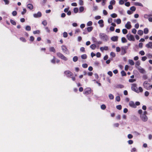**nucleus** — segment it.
<instances>
[{
  "label": "nucleus",
  "instance_id": "obj_1",
  "mask_svg": "<svg viewBox=\"0 0 152 152\" xmlns=\"http://www.w3.org/2000/svg\"><path fill=\"white\" fill-rule=\"evenodd\" d=\"M56 55L58 57L65 61H66L68 60V58L60 52L57 53Z\"/></svg>",
  "mask_w": 152,
  "mask_h": 152
},
{
  "label": "nucleus",
  "instance_id": "obj_2",
  "mask_svg": "<svg viewBox=\"0 0 152 152\" xmlns=\"http://www.w3.org/2000/svg\"><path fill=\"white\" fill-rule=\"evenodd\" d=\"M100 38L104 41H106L108 40V36L104 33H101L100 34Z\"/></svg>",
  "mask_w": 152,
  "mask_h": 152
},
{
  "label": "nucleus",
  "instance_id": "obj_3",
  "mask_svg": "<svg viewBox=\"0 0 152 152\" xmlns=\"http://www.w3.org/2000/svg\"><path fill=\"white\" fill-rule=\"evenodd\" d=\"M64 74L68 77H71L73 75V74L69 70H66L64 72Z\"/></svg>",
  "mask_w": 152,
  "mask_h": 152
},
{
  "label": "nucleus",
  "instance_id": "obj_4",
  "mask_svg": "<svg viewBox=\"0 0 152 152\" xmlns=\"http://www.w3.org/2000/svg\"><path fill=\"white\" fill-rule=\"evenodd\" d=\"M131 89L132 90L134 91L139 93V91L137 90V84H136L134 83L132 84Z\"/></svg>",
  "mask_w": 152,
  "mask_h": 152
},
{
  "label": "nucleus",
  "instance_id": "obj_5",
  "mask_svg": "<svg viewBox=\"0 0 152 152\" xmlns=\"http://www.w3.org/2000/svg\"><path fill=\"white\" fill-rule=\"evenodd\" d=\"M150 84L148 83L147 81H145L143 84L144 87L147 90L150 89L151 88H149Z\"/></svg>",
  "mask_w": 152,
  "mask_h": 152
},
{
  "label": "nucleus",
  "instance_id": "obj_6",
  "mask_svg": "<svg viewBox=\"0 0 152 152\" xmlns=\"http://www.w3.org/2000/svg\"><path fill=\"white\" fill-rule=\"evenodd\" d=\"M129 41H134L135 39L134 36L130 34H128L126 35Z\"/></svg>",
  "mask_w": 152,
  "mask_h": 152
},
{
  "label": "nucleus",
  "instance_id": "obj_7",
  "mask_svg": "<svg viewBox=\"0 0 152 152\" xmlns=\"http://www.w3.org/2000/svg\"><path fill=\"white\" fill-rule=\"evenodd\" d=\"M140 117L142 120L143 121H146L148 120L147 116L145 114H142L141 115Z\"/></svg>",
  "mask_w": 152,
  "mask_h": 152
},
{
  "label": "nucleus",
  "instance_id": "obj_8",
  "mask_svg": "<svg viewBox=\"0 0 152 152\" xmlns=\"http://www.w3.org/2000/svg\"><path fill=\"white\" fill-rule=\"evenodd\" d=\"M91 92V88H88L85 89L84 94L86 95L90 94Z\"/></svg>",
  "mask_w": 152,
  "mask_h": 152
},
{
  "label": "nucleus",
  "instance_id": "obj_9",
  "mask_svg": "<svg viewBox=\"0 0 152 152\" xmlns=\"http://www.w3.org/2000/svg\"><path fill=\"white\" fill-rule=\"evenodd\" d=\"M42 13L40 12H38L37 14H34L33 16L34 18H37L38 17H40L42 16Z\"/></svg>",
  "mask_w": 152,
  "mask_h": 152
},
{
  "label": "nucleus",
  "instance_id": "obj_10",
  "mask_svg": "<svg viewBox=\"0 0 152 152\" xmlns=\"http://www.w3.org/2000/svg\"><path fill=\"white\" fill-rule=\"evenodd\" d=\"M130 23V22L129 21H128L125 25V27L128 29H130L132 27V26L131 25Z\"/></svg>",
  "mask_w": 152,
  "mask_h": 152
},
{
  "label": "nucleus",
  "instance_id": "obj_11",
  "mask_svg": "<svg viewBox=\"0 0 152 152\" xmlns=\"http://www.w3.org/2000/svg\"><path fill=\"white\" fill-rule=\"evenodd\" d=\"M129 105L132 107L135 108L136 106L134 102L132 101H130L129 102Z\"/></svg>",
  "mask_w": 152,
  "mask_h": 152
},
{
  "label": "nucleus",
  "instance_id": "obj_12",
  "mask_svg": "<svg viewBox=\"0 0 152 152\" xmlns=\"http://www.w3.org/2000/svg\"><path fill=\"white\" fill-rule=\"evenodd\" d=\"M61 48L63 52L64 53H66V52L68 51V50L66 46L63 45L61 46Z\"/></svg>",
  "mask_w": 152,
  "mask_h": 152
},
{
  "label": "nucleus",
  "instance_id": "obj_13",
  "mask_svg": "<svg viewBox=\"0 0 152 152\" xmlns=\"http://www.w3.org/2000/svg\"><path fill=\"white\" fill-rule=\"evenodd\" d=\"M118 37L117 36H114L111 38V40L113 42L117 41L118 40Z\"/></svg>",
  "mask_w": 152,
  "mask_h": 152
},
{
  "label": "nucleus",
  "instance_id": "obj_14",
  "mask_svg": "<svg viewBox=\"0 0 152 152\" xmlns=\"http://www.w3.org/2000/svg\"><path fill=\"white\" fill-rule=\"evenodd\" d=\"M146 47L148 48H152V42H149L146 45Z\"/></svg>",
  "mask_w": 152,
  "mask_h": 152
},
{
  "label": "nucleus",
  "instance_id": "obj_15",
  "mask_svg": "<svg viewBox=\"0 0 152 152\" xmlns=\"http://www.w3.org/2000/svg\"><path fill=\"white\" fill-rule=\"evenodd\" d=\"M104 22L103 20H100L98 22V23L100 25V26L102 27L104 26V25L103 24Z\"/></svg>",
  "mask_w": 152,
  "mask_h": 152
},
{
  "label": "nucleus",
  "instance_id": "obj_16",
  "mask_svg": "<svg viewBox=\"0 0 152 152\" xmlns=\"http://www.w3.org/2000/svg\"><path fill=\"white\" fill-rule=\"evenodd\" d=\"M121 55H124L126 53V49L123 47L121 48Z\"/></svg>",
  "mask_w": 152,
  "mask_h": 152
},
{
  "label": "nucleus",
  "instance_id": "obj_17",
  "mask_svg": "<svg viewBox=\"0 0 152 152\" xmlns=\"http://www.w3.org/2000/svg\"><path fill=\"white\" fill-rule=\"evenodd\" d=\"M124 87V86L122 84H118L116 85L115 88H122Z\"/></svg>",
  "mask_w": 152,
  "mask_h": 152
},
{
  "label": "nucleus",
  "instance_id": "obj_18",
  "mask_svg": "<svg viewBox=\"0 0 152 152\" xmlns=\"http://www.w3.org/2000/svg\"><path fill=\"white\" fill-rule=\"evenodd\" d=\"M49 51L50 52H53L54 53H55L56 52V49L53 47H51L50 48Z\"/></svg>",
  "mask_w": 152,
  "mask_h": 152
},
{
  "label": "nucleus",
  "instance_id": "obj_19",
  "mask_svg": "<svg viewBox=\"0 0 152 152\" xmlns=\"http://www.w3.org/2000/svg\"><path fill=\"white\" fill-rule=\"evenodd\" d=\"M100 50L103 51L104 50H108V47L107 46H105L104 47H101L100 48Z\"/></svg>",
  "mask_w": 152,
  "mask_h": 152
},
{
  "label": "nucleus",
  "instance_id": "obj_20",
  "mask_svg": "<svg viewBox=\"0 0 152 152\" xmlns=\"http://www.w3.org/2000/svg\"><path fill=\"white\" fill-rule=\"evenodd\" d=\"M27 7L29 9L31 10L33 8V6L32 4H27Z\"/></svg>",
  "mask_w": 152,
  "mask_h": 152
},
{
  "label": "nucleus",
  "instance_id": "obj_21",
  "mask_svg": "<svg viewBox=\"0 0 152 152\" xmlns=\"http://www.w3.org/2000/svg\"><path fill=\"white\" fill-rule=\"evenodd\" d=\"M56 58L54 56H53V58L51 60V62L53 64H55L56 63Z\"/></svg>",
  "mask_w": 152,
  "mask_h": 152
},
{
  "label": "nucleus",
  "instance_id": "obj_22",
  "mask_svg": "<svg viewBox=\"0 0 152 152\" xmlns=\"http://www.w3.org/2000/svg\"><path fill=\"white\" fill-rule=\"evenodd\" d=\"M140 63L139 61H137L136 63L135 66L136 67L137 69H138V68H139V66L140 65Z\"/></svg>",
  "mask_w": 152,
  "mask_h": 152
},
{
  "label": "nucleus",
  "instance_id": "obj_23",
  "mask_svg": "<svg viewBox=\"0 0 152 152\" xmlns=\"http://www.w3.org/2000/svg\"><path fill=\"white\" fill-rule=\"evenodd\" d=\"M141 73H144V70L142 68H138V69H137Z\"/></svg>",
  "mask_w": 152,
  "mask_h": 152
},
{
  "label": "nucleus",
  "instance_id": "obj_24",
  "mask_svg": "<svg viewBox=\"0 0 152 152\" xmlns=\"http://www.w3.org/2000/svg\"><path fill=\"white\" fill-rule=\"evenodd\" d=\"M143 31L142 30H139L137 32V34L141 36L143 34Z\"/></svg>",
  "mask_w": 152,
  "mask_h": 152
},
{
  "label": "nucleus",
  "instance_id": "obj_25",
  "mask_svg": "<svg viewBox=\"0 0 152 152\" xmlns=\"http://www.w3.org/2000/svg\"><path fill=\"white\" fill-rule=\"evenodd\" d=\"M93 28L92 27H89L87 28V29L88 31L89 32L93 30Z\"/></svg>",
  "mask_w": 152,
  "mask_h": 152
},
{
  "label": "nucleus",
  "instance_id": "obj_26",
  "mask_svg": "<svg viewBox=\"0 0 152 152\" xmlns=\"http://www.w3.org/2000/svg\"><path fill=\"white\" fill-rule=\"evenodd\" d=\"M129 64L131 65H133L134 64V62L132 60H129Z\"/></svg>",
  "mask_w": 152,
  "mask_h": 152
},
{
  "label": "nucleus",
  "instance_id": "obj_27",
  "mask_svg": "<svg viewBox=\"0 0 152 152\" xmlns=\"http://www.w3.org/2000/svg\"><path fill=\"white\" fill-rule=\"evenodd\" d=\"M121 41L123 43H125L127 42V40L124 37H122L121 38Z\"/></svg>",
  "mask_w": 152,
  "mask_h": 152
},
{
  "label": "nucleus",
  "instance_id": "obj_28",
  "mask_svg": "<svg viewBox=\"0 0 152 152\" xmlns=\"http://www.w3.org/2000/svg\"><path fill=\"white\" fill-rule=\"evenodd\" d=\"M10 22L13 25H15L16 24L15 21L11 19L10 20Z\"/></svg>",
  "mask_w": 152,
  "mask_h": 152
},
{
  "label": "nucleus",
  "instance_id": "obj_29",
  "mask_svg": "<svg viewBox=\"0 0 152 152\" xmlns=\"http://www.w3.org/2000/svg\"><path fill=\"white\" fill-rule=\"evenodd\" d=\"M90 48L93 50H94L96 48V45L95 44H92L90 46Z\"/></svg>",
  "mask_w": 152,
  "mask_h": 152
},
{
  "label": "nucleus",
  "instance_id": "obj_30",
  "mask_svg": "<svg viewBox=\"0 0 152 152\" xmlns=\"http://www.w3.org/2000/svg\"><path fill=\"white\" fill-rule=\"evenodd\" d=\"M81 57L83 59H86L87 58V56L86 54H84L81 56Z\"/></svg>",
  "mask_w": 152,
  "mask_h": 152
},
{
  "label": "nucleus",
  "instance_id": "obj_31",
  "mask_svg": "<svg viewBox=\"0 0 152 152\" xmlns=\"http://www.w3.org/2000/svg\"><path fill=\"white\" fill-rule=\"evenodd\" d=\"M78 60V57L77 56H75L73 58V61L75 62L77 61Z\"/></svg>",
  "mask_w": 152,
  "mask_h": 152
},
{
  "label": "nucleus",
  "instance_id": "obj_32",
  "mask_svg": "<svg viewBox=\"0 0 152 152\" xmlns=\"http://www.w3.org/2000/svg\"><path fill=\"white\" fill-rule=\"evenodd\" d=\"M144 32L145 34H147L148 32V29L147 28H145L144 29Z\"/></svg>",
  "mask_w": 152,
  "mask_h": 152
},
{
  "label": "nucleus",
  "instance_id": "obj_33",
  "mask_svg": "<svg viewBox=\"0 0 152 152\" xmlns=\"http://www.w3.org/2000/svg\"><path fill=\"white\" fill-rule=\"evenodd\" d=\"M128 31L126 29H123L122 30V32L124 34H126L127 33Z\"/></svg>",
  "mask_w": 152,
  "mask_h": 152
},
{
  "label": "nucleus",
  "instance_id": "obj_34",
  "mask_svg": "<svg viewBox=\"0 0 152 152\" xmlns=\"http://www.w3.org/2000/svg\"><path fill=\"white\" fill-rule=\"evenodd\" d=\"M26 30L27 31H30L31 30V27L29 26H27L26 27Z\"/></svg>",
  "mask_w": 152,
  "mask_h": 152
},
{
  "label": "nucleus",
  "instance_id": "obj_35",
  "mask_svg": "<svg viewBox=\"0 0 152 152\" xmlns=\"http://www.w3.org/2000/svg\"><path fill=\"white\" fill-rule=\"evenodd\" d=\"M101 108L102 109L104 110L106 108V106L105 104H103L101 105Z\"/></svg>",
  "mask_w": 152,
  "mask_h": 152
},
{
  "label": "nucleus",
  "instance_id": "obj_36",
  "mask_svg": "<svg viewBox=\"0 0 152 152\" xmlns=\"http://www.w3.org/2000/svg\"><path fill=\"white\" fill-rule=\"evenodd\" d=\"M121 74L122 76H126V72L124 70L122 71L121 72Z\"/></svg>",
  "mask_w": 152,
  "mask_h": 152
},
{
  "label": "nucleus",
  "instance_id": "obj_37",
  "mask_svg": "<svg viewBox=\"0 0 152 152\" xmlns=\"http://www.w3.org/2000/svg\"><path fill=\"white\" fill-rule=\"evenodd\" d=\"M109 97L110 99H114V96L112 94H110L109 95Z\"/></svg>",
  "mask_w": 152,
  "mask_h": 152
},
{
  "label": "nucleus",
  "instance_id": "obj_38",
  "mask_svg": "<svg viewBox=\"0 0 152 152\" xmlns=\"http://www.w3.org/2000/svg\"><path fill=\"white\" fill-rule=\"evenodd\" d=\"M20 39L21 41H22L23 42H26V41L25 39L23 37H20Z\"/></svg>",
  "mask_w": 152,
  "mask_h": 152
},
{
  "label": "nucleus",
  "instance_id": "obj_39",
  "mask_svg": "<svg viewBox=\"0 0 152 152\" xmlns=\"http://www.w3.org/2000/svg\"><path fill=\"white\" fill-rule=\"evenodd\" d=\"M111 16L113 18H115L117 17V15L115 13H114L111 14Z\"/></svg>",
  "mask_w": 152,
  "mask_h": 152
},
{
  "label": "nucleus",
  "instance_id": "obj_40",
  "mask_svg": "<svg viewBox=\"0 0 152 152\" xmlns=\"http://www.w3.org/2000/svg\"><path fill=\"white\" fill-rule=\"evenodd\" d=\"M136 9V7L134 6L130 8V10L132 11H134Z\"/></svg>",
  "mask_w": 152,
  "mask_h": 152
},
{
  "label": "nucleus",
  "instance_id": "obj_41",
  "mask_svg": "<svg viewBox=\"0 0 152 152\" xmlns=\"http://www.w3.org/2000/svg\"><path fill=\"white\" fill-rule=\"evenodd\" d=\"M78 9L77 7H75L74 9V12L75 13H77L78 12Z\"/></svg>",
  "mask_w": 152,
  "mask_h": 152
},
{
  "label": "nucleus",
  "instance_id": "obj_42",
  "mask_svg": "<svg viewBox=\"0 0 152 152\" xmlns=\"http://www.w3.org/2000/svg\"><path fill=\"white\" fill-rule=\"evenodd\" d=\"M115 3V0H112L110 2V4L111 5H114Z\"/></svg>",
  "mask_w": 152,
  "mask_h": 152
},
{
  "label": "nucleus",
  "instance_id": "obj_43",
  "mask_svg": "<svg viewBox=\"0 0 152 152\" xmlns=\"http://www.w3.org/2000/svg\"><path fill=\"white\" fill-rule=\"evenodd\" d=\"M42 24L44 26H46L47 24V23L46 20H44L42 22Z\"/></svg>",
  "mask_w": 152,
  "mask_h": 152
},
{
  "label": "nucleus",
  "instance_id": "obj_44",
  "mask_svg": "<svg viewBox=\"0 0 152 152\" xmlns=\"http://www.w3.org/2000/svg\"><path fill=\"white\" fill-rule=\"evenodd\" d=\"M115 99L117 102H119L120 101L121 99L120 96H117L115 98Z\"/></svg>",
  "mask_w": 152,
  "mask_h": 152
},
{
  "label": "nucleus",
  "instance_id": "obj_45",
  "mask_svg": "<svg viewBox=\"0 0 152 152\" xmlns=\"http://www.w3.org/2000/svg\"><path fill=\"white\" fill-rule=\"evenodd\" d=\"M116 107L119 110H121L122 109V106L121 105H117L116 106Z\"/></svg>",
  "mask_w": 152,
  "mask_h": 152
},
{
  "label": "nucleus",
  "instance_id": "obj_46",
  "mask_svg": "<svg viewBox=\"0 0 152 152\" xmlns=\"http://www.w3.org/2000/svg\"><path fill=\"white\" fill-rule=\"evenodd\" d=\"M63 35L64 37L65 38L66 37L68 36V34H67V33L66 32H64L63 34Z\"/></svg>",
  "mask_w": 152,
  "mask_h": 152
},
{
  "label": "nucleus",
  "instance_id": "obj_47",
  "mask_svg": "<svg viewBox=\"0 0 152 152\" xmlns=\"http://www.w3.org/2000/svg\"><path fill=\"white\" fill-rule=\"evenodd\" d=\"M84 8L83 7L81 6L79 8L80 11L81 12L83 11Z\"/></svg>",
  "mask_w": 152,
  "mask_h": 152
},
{
  "label": "nucleus",
  "instance_id": "obj_48",
  "mask_svg": "<svg viewBox=\"0 0 152 152\" xmlns=\"http://www.w3.org/2000/svg\"><path fill=\"white\" fill-rule=\"evenodd\" d=\"M92 24V22L91 21H88L87 23V25L88 26H91Z\"/></svg>",
  "mask_w": 152,
  "mask_h": 152
},
{
  "label": "nucleus",
  "instance_id": "obj_49",
  "mask_svg": "<svg viewBox=\"0 0 152 152\" xmlns=\"http://www.w3.org/2000/svg\"><path fill=\"white\" fill-rule=\"evenodd\" d=\"M12 14L13 16H15L17 15V12L16 11H14L12 12Z\"/></svg>",
  "mask_w": 152,
  "mask_h": 152
},
{
  "label": "nucleus",
  "instance_id": "obj_50",
  "mask_svg": "<svg viewBox=\"0 0 152 152\" xmlns=\"http://www.w3.org/2000/svg\"><path fill=\"white\" fill-rule=\"evenodd\" d=\"M39 33L40 31L39 30H36L33 32V33L34 34H39Z\"/></svg>",
  "mask_w": 152,
  "mask_h": 152
},
{
  "label": "nucleus",
  "instance_id": "obj_51",
  "mask_svg": "<svg viewBox=\"0 0 152 152\" xmlns=\"http://www.w3.org/2000/svg\"><path fill=\"white\" fill-rule=\"evenodd\" d=\"M121 22V20L120 19H118L116 20V23L118 24H120Z\"/></svg>",
  "mask_w": 152,
  "mask_h": 152
},
{
  "label": "nucleus",
  "instance_id": "obj_52",
  "mask_svg": "<svg viewBox=\"0 0 152 152\" xmlns=\"http://www.w3.org/2000/svg\"><path fill=\"white\" fill-rule=\"evenodd\" d=\"M133 137V136L132 134H129L128 135V137L129 139H132Z\"/></svg>",
  "mask_w": 152,
  "mask_h": 152
},
{
  "label": "nucleus",
  "instance_id": "obj_53",
  "mask_svg": "<svg viewBox=\"0 0 152 152\" xmlns=\"http://www.w3.org/2000/svg\"><path fill=\"white\" fill-rule=\"evenodd\" d=\"M82 66L84 68H86L88 67V65L86 64H82Z\"/></svg>",
  "mask_w": 152,
  "mask_h": 152
},
{
  "label": "nucleus",
  "instance_id": "obj_54",
  "mask_svg": "<svg viewBox=\"0 0 152 152\" xmlns=\"http://www.w3.org/2000/svg\"><path fill=\"white\" fill-rule=\"evenodd\" d=\"M26 12V10L25 8L23 9V11L21 12V14L22 15L24 14Z\"/></svg>",
  "mask_w": 152,
  "mask_h": 152
},
{
  "label": "nucleus",
  "instance_id": "obj_55",
  "mask_svg": "<svg viewBox=\"0 0 152 152\" xmlns=\"http://www.w3.org/2000/svg\"><path fill=\"white\" fill-rule=\"evenodd\" d=\"M137 32L135 28H133L132 30V32L134 34H135Z\"/></svg>",
  "mask_w": 152,
  "mask_h": 152
},
{
  "label": "nucleus",
  "instance_id": "obj_56",
  "mask_svg": "<svg viewBox=\"0 0 152 152\" xmlns=\"http://www.w3.org/2000/svg\"><path fill=\"white\" fill-rule=\"evenodd\" d=\"M136 80L135 79H129V81L130 83H133L134 82L136 81Z\"/></svg>",
  "mask_w": 152,
  "mask_h": 152
},
{
  "label": "nucleus",
  "instance_id": "obj_57",
  "mask_svg": "<svg viewBox=\"0 0 152 152\" xmlns=\"http://www.w3.org/2000/svg\"><path fill=\"white\" fill-rule=\"evenodd\" d=\"M139 53L141 54V56H143L145 55V52L143 50H141L140 51V52Z\"/></svg>",
  "mask_w": 152,
  "mask_h": 152
},
{
  "label": "nucleus",
  "instance_id": "obj_58",
  "mask_svg": "<svg viewBox=\"0 0 152 152\" xmlns=\"http://www.w3.org/2000/svg\"><path fill=\"white\" fill-rule=\"evenodd\" d=\"M79 4L81 6L83 5V1L82 0H80L79 2Z\"/></svg>",
  "mask_w": 152,
  "mask_h": 152
},
{
  "label": "nucleus",
  "instance_id": "obj_59",
  "mask_svg": "<svg viewBox=\"0 0 152 152\" xmlns=\"http://www.w3.org/2000/svg\"><path fill=\"white\" fill-rule=\"evenodd\" d=\"M128 143L129 144L131 145L133 143V141L132 140H129L128 141Z\"/></svg>",
  "mask_w": 152,
  "mask_h": 152
},
{
  "label": "nucleus",
  "instance_id": "obj_60",
  "mask_svg": "<svg viewBox=\"0 0 152 152\" xmlns=\"http://www.w3.org/2000/svg\"><path fill=\"white\" fill-rule=\"evenodd\" d=\"M135 5L136 6H142V4L141 3L139 2L135 3Z\"/></svg>",
  "mask_w": 152,
  "mask_h": 152
},
{
  "label": "nucleus",
  "instance_id": "obj_61",
  "mask_svg": "<svg viewBox=\"0 0 152 152\" xmlns=\"http://www.w3.org/2000/svg\"><path fill=\"white\" fill-rule=\"evenodd\" d=\"M107 74L110 77H112L113 75V73L111 71H110L107 72Z\"/></svg>",
  "mask_w": 152,
  "mask_h": 152
},
{
  "label": "nucleus",
  "instance_id": "obj_62",
  "mask_svg": "<svg viewBox=\"0 0 152 152\" xmlns=\"http://www.w3.org/2000/svg\"><path fill=\"white\" fill-rule=\"evenodd\" d=\"M101 17V16L99 15L96 16L95 17V18L96 20H99L100 19Z\"/></svg>",
  "mask_w": 152,
  "mask_h": 152
},
{
  "label": "nucleus",
  "instance_id": "obj_63",
  "mask_svg": "<svg viewBox=\"0 0 152 152\" xmlns=\"http://www.w3.org/2000/svg\"><path fill=\"white\" fill-rule=\"evenodd\" d=\"M147 58V57L146 56H143L142 58V60L143 61H145Z\"/></svg>",
  "mask_w": 152,
  "mask_h": 152
},
{
  "label": "nucleus",
  "instance_id": "obj_64",
  "mask_svg": "<svg viewBox=\"0 0 152 152\" xmlns=\"http://www.w3.org/2000/svg\"><path fill=\"white\" fill-rule=\"evenodd\" d=\"M96 56L98 58H99L101 56V53L99 52H97L96 54Z\"/></svg>",
  "mask_w": 152,
  "mask_h": 152
}]
</instances>
